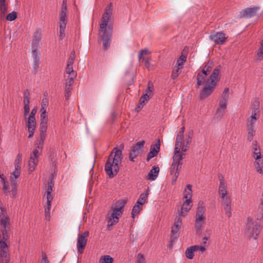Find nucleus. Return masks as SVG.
I'll return each instance as SVG.
<instances>
[{"label":"nucleus","mask_w":263,"mask_h":263,"mask_svg":"<svg viewBox=\"0 0 263 263\" xmlns=\"http://www.w3.org/2000/svg\"><path fill=\"white\" fill-rule=\"evenodd\" d=\"M206 77L205 76H203L202 74L199 72L197 76V84L196 88H199V87L203 84L205 82Z\"/></svg>","instance_id":"37"},{"label":"nucleus","mask_w":263,"mask_h":263,"mask_svg":"<svg viewBox=\"0 0 263 263\" xmlns=\"http://www.w3.org/2000/svg\"><path fill=\"white\" fill-rule=\"evenodd\" d=\"M10 254L7 242L0 239V263H9Z\"/></svg>","instance_id":"10"},{"label":"nucleus","mask_w":263,"mask_h":263,"mask_svg":"<svg viewBox=\"0 0 263 263\" xmlns=\"http://www.w3.org/2000/svg\"><path fill=\"white\" fill-rule=\"evenodd\" d=\"M113 261L114 258L108 255L102 256L99 259V263H112Z\"/></svg>","instance_id":"38"},{"label":"nucleus","mask_w":263,"mask_h":263,"mask_svg":"<svg viewBox=\"0 0 263 263\" xmlns=\"http://www.w3.org/2000/svg\"><path fill=\"white\" fill-rule=\"evenodd\" d=\"M227 36L223 32H217L209 36L210 40L217 45H223L224 44Z\"/></svg>","instance_id":"14"},{"label":"nucleus","mask_w":263,"mask_h":263,"mask_svg":"<svg viewBox=\"0 0 263 263\" xmlns=\"http://www.w3.org/2000/svg\"><path fill=\"white\" fill-rule=\"evenodd\" d=\"M66 72L69 74V76H72L73 77H76L77 73L73 69L72 65H67L66 68Z\"/></svg>","instance_id":"43"},{"label":"nucleus","mask_w":263,"mask_h":263,"mask_svg":"<svg viewBox=\"0 0 263 263\" xmlns=\"http://www.w3.org/2000/svg\"><path fill=\"white\" fill-rule=\"evenodd\" d=\"M24 102H30L29 101V91L26 89L24 92Z\"/></svg>","instance_id":"58"},{"label":"nucleus","mask_w":263,"mask_h":263,"mask_svg":"<svg viewBox=\"0 0 263 263\" xmlns=\"http://www.w3.org/2000/svg\"><path fill=\"white\" fill-rule=\"evenodd\" d=\"M89 236V232L85 231L82 234H79L77 238V251L80 254H82L86 246L87 237Z\"/></svg>","instance_id":"12"},{"label":"nucleus","mask_w":263,"mask_h":263,"mask_svg":"<svg viewBox=\"0 0 263 263\" xmlns=\"http://www.w3.org/2000/svg\"><path fill=\"white\" fill-rule=\"evenodd\" d=\"M151 52L147 49H144L141 50L138 54V59L140 61L142 59V57H143V55H147L150 54Z\"/></svg>","instance_id":"51"},{"label":"nucleus","mask_w":263,"mask_h":263,"mask_svg":"<svg viewBox=\"0 0 263 263\" xmlns=\"http://www.w3.org/2000/svg\"><path fill=\"white\" fill-rule=\"evenodd\" d=\"M141 60L142 62L144 63V66L146 67V68L149 70L151 66V63L149 61L151 60V57H142Z\"/></svg>","instance_id":"45"},{"label":"nucleus","mask_w":263,"mask_h":263,"mask_svg":"<svg viewBox=\"0 0 263 263\" xmlns=\"http://www.w3.org/2000/svg\"><path fill=\"white\" fill-rule=\"evenodd\" d=\"M186 56L181 54L179 59L177 60L176 66L180 68H183V65L186 61Z\"/></svg>","instance_id":"39"},{"label":"nucleus","mask_w":263,"mask_h":263,"mask_svg":"<svg viewBox=\"0 0 263 263\" xmlns=\"http://www.w3.org/2000/svg\"><path fill=\"white\" fill-rule=\"evenodd\" d=\"M181 68L176 66L174 67L171 74L172 79L175 80L179 76V74L181 73Z\"/></svg>","instance_id":"41"},{"label":"nucleus","mask_w":263,"mask_h":263,"mask_svg":"<svg viewBox=\"0 0 263 263\" xmlns=\"http://www.w3.org/2000/svg\"><path fill=\"white\" fill-rule=\"evenodd\" d=\"M3 189L6 194L10 192L8 182L5 180H3Z\"/></svg>","instance_id":"55"},{"label":"nucleus","mask_w":263,"mask_h":263,"mask_svg":"<svg viewBox=\"0 0 263 263\" xmlns=\"http://www.w3.org/2000/svg\"><path fill=\"white\" fill-rule=\"evenodd\" d=\"M184 135L177 134L175 141V146L174 149L180 150L182 145L183 144V141Z\"/></svg>","instance_id":"29"},{"label":"nucleus","mask_w":263,"mask_h":263,"mask_svg":"<svg viewBox=\"0 0 263 263\" xmlns=\"http://www.w3.org/2000/svg\"><path fill=\"white\" fill-rule=\"evenodd\" d=\"M260 10L258 6L248 8L245 9L240 12L239 17L241 18H250L256 15L257 12Z\"/></svg>","instance_id":"15"},{"label":"nucleus","mask_w":263,"mask_h":263,"mask_svg":"<svg viewBox=\"0 0 263 263\" xmlns=\"http://www.w3.org/2000/svg\"><path fill=\"white\" fill-rule=\"evenodd\" d=\"M221 199V204L223 207L225 211L226 214L228 217L232 216L231 212V199L230 197L228 195L224 197H220Z\"/></svg>","instance_id":"18"},{"label":"nucleus","mask_w":263,"mask_h":263,"mask_svg":"<svg viewBox=\"0 0 263 263\" xmlns=\"http://www.w3.org/2000/svg\"><path fill=\"white\" fill-rule=\"evenodd\" d=\"M21 171L18 170H14L13 173L11 174V182L12 185L14 186V189H12V191L16 190V183H15V179H17L20 175Z\"/></svg>","instance_id":"32"},{"label":"nucleus","mask_w":263,"mask_h":263,"mask_svg":"<svg viewBox=\"0 0 263 263\" xmlns=\"http://www.w3.org/2000/svg\"><path fill=\"white\" fill-rule=\"evenodd\" d=\"M218 194L220 197H224L228 196V190L227 183H221L218 187Z\"/></svg>","instance_id":"27"},{"label":"nucleus","mask_w":263,"mask_h":263,"mask_svg":"<svg viewBox=\"0 0 263 263\" xmlns=\"http://www.w3.org/2000/svg\"><path fill=\"white\" fill-rule=\"evenodd\" d=\"M29 103H30V102H24L25 116H27L29 113V111H30Z\"/></svg>","instance_id":"57"},{"label":"nucleus","mask_w":263,"mask_h":263,"mask_svg":"<svg viewBox=\"0 0 263 263\" xmlns=\"http://www.w3.org/2000/svg\"><path fill=\"white\" fill-rule=\"evenodd\" d=\"M192 185L191 184H187L186 185V187L184 192V196L183 198L186 199H190L192 200Z\"/></svg>","instance_id":"33"},{"label":"nucleus","mask_w":263,"mask_h":263,"mask_svg":"<svg viewBox=\"0 0 263 263\" xmlns=\"http://www.w3.org/2000/svg\"><path fill=\"white\" fill-rule=\"evenodd\" d=\"M257 59L259 61H261L263 58V40L260 42V46L256 53Z\"/></svg>","instance_id":"40"},{"label":"nucleus","mask_w":263,"mask_h":263,"mask_svg":"<svg viewBox=\"0 0 263 263\" xmlns=\"http://www.w3.org/2000/svg\"><path fill=\"white\" fill-rule=\"evenodd\" d=\"M46 137V132L40 131V142L41 143H44V140Z\"/></svg>","instance_id":"60"},{"label":"nucleus","mask_w":263,"mask_h":263,"mask_svg":"<svg viewBox=\"0 0 263 263\" xmlns=\"http://www.w3.org/2000/svg\"><path fill=\"white\" fill-rule=\"evenodd\" d=\"M198 249L199 246L197 245L187 248L185 252L186 257L189 259H192L194 256V252Z\"/></svg>","instance_id":"23"},{"label":"nucleus","mask_w":263,"mask_h":263,"mask_svg":"<svg viewBox=\"0 0 263 263\" xmlns=\"http://www.w3.org/2000/svg\"><path fill=\"white\" fill-rule=\"evenodd\" d=\"M67 6L66 0H63L60 12L59 39L62 40L65 37V29L67 23Z\"/></svg>","instance_id":"6"},{"label":"nucleus","mask_w":263,"mask_h":263,"mask_svg":"<svg viewBox=\"0 0 263 263\" xmlns=\"http://www.w3.org/2000/svg\"><path fill=\"white\" fill-rule=\"evenodd\" d=\"M254 166L256 171L258 173L260 174L263 173V159H262L261 157L257 159H255Z\"/></svg>","instance_id":"31"},{"label":"nucleus","mask_w":263,"mask_h":263,"mask_svg":"<svg viewBox=\"0 0 263 263\" xmlns=\"http://www.w3.org/2000/svg\"><path fill=\"white\" fill-rule=\"evenodd\" d=\"M221 66L215 68L207 79L200 93V99H204L210 96L216 88V86L219 80Z\"/></svg>","instance_id":"3"},{"label":"nucleus","mask_w":263,"mask_h":263,"mask_svg":"<svg viewBox=\"0 0 263 263\" xmlns=\"http://www.w3.org/2000/svg\"><path fill=\"white\" fill-rule=\"evenodd\" d=\"M40 154V153L37 149H35L33 151L28 162L29 171L30 172H32L35 170L38 163V157Z\"/></svg>","instance_id":"16"},{"label":"nucleus","mask_w":263,"mask_h":263,"mask_svg":"<svg viewBox=\"0 0 263 263\" xmlns=\"http://www.w3.org/2000/svg\"><path fill=\"white\" fill-rule=\"evenodd\" d=\"M152 97V96L151 94H147V93H145L143 94L140 99L139 103L140 104L142 105L141 107L140 106H138L139 108H142L143 105L145 104V102H147Z\"/></svg>","instance_id":"36"},{"label":"nucleus","mask_w":263,"mask_h":263,"mask_svg":"<svg viewBox=\"0 0 263 263\" xmlns=\"http://www.w3.org/2000/svg\"><path fill=\"white\" fill-rule=\"evenodd\" d=\"M32 55L33 59V71L35 74L38 70L39 65L40 64V59L39 57V52H32Z\"/></svg>","instance_id":"24"},{"label":"nucleus","mask_w":263,"mask_h":263,"mask_svg":"<svg viewBox=\"0 0 263 263\" xmlns=\"http://www.w3.org/2000/svg\"><path fill=\"white\" fill-rule=\"evenodd\" d=\"M71 90H72V86H71L65 85V97L66 100H68L69 99V98L70 97V92H71Z\"/></svg>","instance_id":"48"},{"label":"nucleus","mask_w":263,"mask_h":263,"mask_svg":"<svg viewBox=\"0 0 263 263\" xmlns=\"http://www.w3.org/2000/svg\"><path fill=\"white\" fill-rule=\"evenodd\" d=\"M127 202L126 199H122L118 200L115 204L116 207L112 209V213L108 220L107 227H112L117 223L119 218L121 216L123 212V208Z\"/></svg>","instance_id":"4"},{"label":"nucleus","mask_w":263,"mask_h":263,"mask_svg":"<svg viewBox=\"0 0 263 263\" xmlns=\"http://www.w3.org/2000/svg\"><path fill=\"white\" fill-rule=\"evenodd\" d=\"M136 263H146L145 259L143 254L141 253L138 254Z\"/></svg>","instance_id":"56"},{"label":"nucleus","mask_w":263,"mask_h":263,"mask_svg":"<svg viewBox=\"0 0 263 263\" xmlns=\"http://www.w3.org/2000/svg\"><path fill=\"white\" fill-rule=\"evenodd\" d=\"M47 121H41L40 131L47 132Z\"/></svg>","instance_id":"53"},{"label":"nucleus","mask_w":263,"mask_h":263,"mask_svg":"<svg viewBox=\"0 0 263 263\" xmlns=\"http://www.w3.org/2000/svg\"><path fill=\"white\" fill-rule=\"evenodd\" d=\"M76 77H73L72 76H69L68 78L66 80L65 85L67 86H72L73 83H74V79Z\"/></svg>","instance_id":"54"},{"label":"nucleus","mask_w":263,"mask_h":263,"mask_svg":"<svg viewBox=\"0 0 263 263\" xmlns=\"http://www.w3.org/2000/svg\"><path fill=\"white\" fill-rule=\"evenodd\" d=\"M145 141L141 140L138 141L135 145H134L131 149L129 153V158L130 161L134 162V159L140 154L142 152L144 147Z\"/></svg>","instance_id":"13"},{"label":"nucleus","mask_w":263,"mask_h":263,"mask_svg":"<svg viewBox=\"0 0 263 263\" xmlns=\"http://www.w3.org/2000/svg\"><path fill=\"white\" fill-rule=\"evenodd\" d=\"M16 13L15 11H13L7 15L6 19L9 21H13L16 19Z\"/></svg>","instance_id":"52"},{"label":"nucleus","mask_w":263,"mask_h":263,"mask_svg":"<svg viewBox=\"0 0 263 263\" xmlns=\"http://www.w3.org/2000/svg\"><path fill=\"white\" fill-rule=\"evenodd\" d=\"M214 64L212 61H208V63L204 66L203 68L206 70L207 72H209L210 73L212 70Z\"/></svg>","instance_id":"46"},{"label":"nucleus","mask_w":263,"mask_h":263,"mask_svg":"<svg viewBox=\"0 0 263 263\" xmlns=\"http://www.w3.org/2000/svg\"><path fill=\"white\" fill-rule=\"evenodd\" d=\"M27 127L28 128V131L29 133L28 138H31L33 137L34 130L36 128L35 119L28 118L27 121Z\"/></svg>","instance_id":"20"},{"label":"nucleus","mask_w":263,"mask_h":263,"mask_svg":"<svg viewBox=\"0 0 263 263\" xmlns=\"http://www.w3.org/2000/svg\"><path fill=\"white\" fill-rule=\"evenodd\" d=\"M37 109L36 108L34 107L33 108L30 113V115H29L28 118H31V119H35V115L36 113Z\"/></svg>","instance_id":"62"},{"label":"nucleus","mask_w":263,"mask_h":263,"mask_svg":"<svg viewBox=\"0 0 263 263\" xmlns=\"http://www.w3.org/2000/svg\"><path fill=\"white\" fill-rule=\"evenodd\" d=\"M182 225V219L180 216H177L175 222L172 227L171 240V243L174 242L179 236V231Z\"/></svg>","instance_id":"11"},{"label":"nucleus","mask_w":263,"mask_h":263,"mask_svg":"<svg viewBox=\"0 0 263 263\" xmlns=\"http://www.w3.org/2000/svg\"><path fill=\"white\" fill-rule=\"evenodd\" d=\"M192 200L190 199H186L184 201L181 209L180 215L184 217L188 212L190 210L192 207Z\"/></svg>","instance_id":"22"},{"label":"nucleus","mask_w":263,"mask_h":263,"mask_svg":"<svg viewBox=\"0 0 263 263\" xmlns=\"http://www.w3.org/2000/svg\"><path fill=\"white\" fill-rule=\"evenodd\" d=\"M252 149L253 152H259L260 151L259 148V146L257 145V142L256 141H254L252 143Z\"/></svg>","instance_id":"61"},{"label":"nucleus","mask_w":263,"mask_h":263,"mask_svg":"<svg viewBox=\"0 0 263 263\" xmlns=\"http://www.w3.org/2000/svg\"><path fill=\"white\" fill-rule=\"evenodd\" d=\"M0 226L2 227L1 230H10V223L9 217H4L0 218Z\"/></svg>","instance_id":"30"},{"label":"nucleus","mask_w":263,"mask_h":263,"mask_svg":"<svg viewBox=\"0 0 263 263\" xmlns=\"http://www.w3.org/2000/svg\"><path fill=\"white\" fill-rule=\"evenodd\" d=\"M154 86L151 82H148L147 83V87L145 90L146 93L147 94H151L153 96V92L154 91Z\"/></svg>","instance_id":"47"},{"label":"nucleus","mask_w":263,"mask_h":263,"mask_svg":"<svg viewBox=\"0 0 263 263\" xmlns=\"http://www.w3.org/2000/svg\"><path fill=\"white\" fill-rule=\"evenodd\" d=\"M142 210V205L136 203L133 208L132 211V217L134 219L135 216L138 214Z\"/></svg>","instance_id":"34"},{"label":"nucleus","mask_w":263,"mask_h":263,"mask_svg":"<svg viewBox=\"0 0 263 263\" xmlns=\"http://www.w3.org/2000/svg\"><path fill=\"white\" fill-rule=\"evenodd\" d=\"M124 148V145L122 143L118 147H114L108 157L104 170L110 178L116 176L119 171L123 158L122 151Z\"/></svg>","instance_id":"1"},{"label":"nucleus","mask_w":263,"mask_h":263,"mask_svg":"<svg viewBox=\"0 0 263 263\" xmlns=\"http://www.w3.org/2000/svg\"><path fill=\"white\" fill-rule=\"evenodd\" d=\"M159 167L157 166H154L148 174V179L150 180H155L159 174Z\"/></svg>","instance_id":"25"},{"label":"nucleus","mask_w":263,"mask_h":263,"mask_svg":"<svg viewBox=\"0 0 263 263\" xmlns=\"http://www.w3.org/2000/svg\"><path fill=\"white\" fill-rule=\"evenodd\" d=\"M261 229L260 223L254 221L251 217L247 218L245 233L250 237H253L254 239L257 238Z\"/></svg>","instance_id":"5"},{"label":"nucleus","mask_w":263,"mask_h":263,"mask_svg":"<svg viewBox=\"0 0 263 263\" xmlns=\"http://www.w3.org/2000/svg\"><path fill=\"white\" fill-rule=\"evenodd\" d=\"M113 5L110 3L104 10L100 23L99 34L103 40V46L107 50L110 46L112 35V28H107V26L112 15Z\"/></svg>","instance_id":"2"},{"label":"nucleus","mask_w":263,"mask_h":263,"mask_svg":"<svg viewBox=\"0 0 263 263\" xmlns=\"http://www.w3.org/2000/svg\"><path fill=\"white\" fill-rule=\"evenodd\" d=\"M205 220V208L203 202L200 201L196 213L195 227L197 232L200 233Z\"/></svg>","instance_id":"7"},{"label":"nucleus","mask_w":263,"mask_h":263,"mask_svg":"<svg viewBox=\"0 0 263 263\" xmlns=\"http://www.w3.org/2000/svg\"><path fill=\"white\" fill-rule=\"evenodd\" d=\"M260 116L255 113L251 114V115L246 120L247 130L248 133L247 140L249 141H252L255 134V124Z\"/></svg>","instance_id":"8"},{"label":"nucleus","mask_w":263,"mask_h":263,"mask_svg":"<svg viewBox=\"0 0 263 263\" xmlns=\"http://www.w3.org/2000/svg\"><path fill=\"white\" fill-rule=\"evenodd\" d=\"M184 156H185V154L181 153L180 150H177V149H174L172 163H175V165L177 166V170H176L175 172V178L172 181V184L175 183L179 175L182 165L183 164L182 161L184 158Z\"/></svg>","instance_id":"9"},{"label":"nucleus","mask_w":263,"mask_h":263,"mask_svg":"<svg viewBox=\"0 0 263 263\" xmlns=\"http://www.w3.org/2000/svg\"><path fill=\"white\" fill-rule=\"evenodd\" d=\"M251 114L255 113L256 115L260 116L259 103L257 100H255L253 102L251 105Z\"/></svg>","instance_id":"35"},{"label":"nucleus","mask_w":263,"mask_h":263,"mask_svg":"<svg viewBox=\"0 0 263 263\" xmlns=\"http://www.w3.org/2000/svg\"><path fill=\"white\" fill-rule=\"evenodd\" d=\"M148 194V190L147 189L146 190L145 193H143L140 194L136 203L143 206V204L147 202Z\"/></svg>","instance_id":"28"},{"label":"nucleus","mask_w":263,"mask_h":263,"mask_svg":"<svg viewBox=\"0 0 263 263\" xmlns=\"http://www.w3.org/2000/svg\"><path fill=\"white\" fill-rule=\"evenodd\" d=\"M41 30L40 29L36 30L33 34L32 41V52H39L38 48L41 44Z\"/></svg>","instance_id":"17"},{"label":"nucleus","mask_w":263,"mask_h":263,"mask_svg":"<svg viewBox=\"0 0 263 263\" xmlns=\"http://www.w3.org/2000/svg\"><path fill=\"white\" fill-rule=\"evenodd\" d=\"M228 100L220 99L219 104V107L217 109L216 114L220 118H221L224 114L227 108Z\"/></svg>","instance_id":"21"},{"label":"nucleus","mask_w":263,"mask_h":263,"mask_svg":"<svg viewBox=\"0 0 263 263\" xmlns=\"http://www.w3.org/2000/svg\"><path fill=\"white\" fill-rule=\"evenodd\" d=\"M0 11L2 16H4L7 11V7L6 6L5 3H0Z\"/></svg>","instance_id":"49"},{"label":"nucleus","mask_w":263,"mask_h":263,"mask_svg":"<svg viewBox=\"0 0 263 263\" xmlns=\"http://www.w3.org/2000/svg\"><path fill=\"white\" fill-rule=\"evenodd\" d=\"M253 158H254V159H257L258 158H260L261 157L260 151L253 152Z\"/></svg>","instance_id":"63"},{"label":"nucleus","mask_w":263,"mask_h":263,"mask_svg":"<svg viewBox=\"0 0 263 263\" xmlns=\"http://www.w3.org/2000/svg\"><path fill=\"white\" fill-rule=\"evenodd\" d=\"M9 231H10V230L8 229L1 230L2 234V239L5 241V242H7L9 239V235L8 234Z\"/></svg>","instance_id":"44"},{"label":"nucleus","mask_w":263,"mask_h":263,"mask_svg":"<svg viewBox=\"0 0 263 263\" xmlns=\"http://www.w3.org/2000/svg\"><path fill=\"white\" fill-rule=\"evenodd\" d=\"M46 199H47V205L45 207V211H50L51 207V202H52L53 199H49V198H46Z\"/></svg>","instance_id":"59"},{"label":"nucleus","mask_w":263,"mask_h":263,"mask_svg":"<svg viewBox=\"0 0 263 263\" xmlns=\"http://www.w3.org/2000/svg\"><path fill=\"white\" fill-rule=\"evenodd\" d=\"M193 136V130L192 129L190 130L186 135L184 143L186 145H190L192 141V139Z\"/></svg>","instance_id":"42"},{"label":"nucleus","mask_w":263,"mask_h":263,"mask_svg":"<svg viewBox=\"0 0 263 263\" xmlns=\"http://www.w3.org/2000/svg\"><path fill=\"white\" fill-rule=\"evenodd\" d=\"M42 261L43 263H49V261L48 259V258L45 254V253L42 252Z\"/></svg>","instance_id":"64"},{"label":"nucleus","mask_w":263,"mask_h":263,"mask_svg":"<svg viewBox=\"0 0 263 263\" xmlns=\"http://www.w3.org/2000/svg\"><path fill=\"white\" fill-rule=\"evenodd\" d=\"M54 186V182L52 178H50L47 183L46 187V198L53 199V196L51 193L53 191V187Z\"/></svg>","instance_id":"26"},{"label":"nucleus","mask_w":263,"mask_h":263,"mask_svg":"<svg viewBox=\"0 0 263 263\" xmlns=\"http://www.w3.org/2000/svg\"><path fill=\"white\" fill-rule=\"evenodd\" d=\"M229 97V89L226 87L224 89V90L221 96V99L228 100Z\"/></svg>","instance_id":"50"},{"label":"nucleus","mask_w":263,"mask_h":263,"mask_svg":"<svg viewBox=\"0 0 263 263\" xmlns=\"http://www.w3.org/2000/svg\"><path fill=\"white\" fill-rule=\"evenodd\" d=\"M160 141L157 139V142L152 144L150 148V151L147 154L146 160L149 161L152 158L157 156L160 151Z\"/></svg>","instance_id":"19"}]
</instances>
